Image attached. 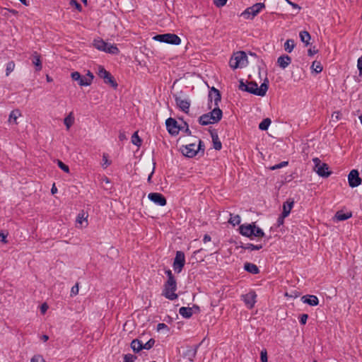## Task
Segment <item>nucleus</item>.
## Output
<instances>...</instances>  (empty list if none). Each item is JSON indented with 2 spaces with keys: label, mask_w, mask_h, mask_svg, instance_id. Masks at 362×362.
I'll return each instance as SVG.
<instances>
[{
  "label": "nucleus",
  "mask_w": 362,
  "mask_h": 362,
  "mask_svg": "<svg viewBox=\"0 0 362 362\" xmlns=\"http://www.w3.org/2000/svg\"><path fill=\"white\" fill-rule=\"evenodd\" d=\"M238 230L240 235L248 238L250 240H254L256 238H261L265 236L264 230L257 226L255 222L241 224L239 226Z\"/></svg>",
  "instance_id": "1"
},
{
  "label": "nucleus",
  "mask_w": 362,
  "mask_h": 362,
  "mask_svg": "<svg viewBox=\"0 0 362 362\" xmlns=\"http://www.w3.org/2000/svg\"><path fill=\"white\" fill-rule=\"evenodd\" d=\"M144 336V334H141L139 337V338L133 339L130 344L131 349L136 354L140 352L143 349L149 350L155 344L156 341L153 338H151L146 343H144L143 341L141 339Z\"/></svg>",
  "instance_id": "2"
},
{
  "label": "nucleus",
  "mask_w": 362,
  "mask_h": 362,
  "mask_svg": "<svg viewBox=\"0 0 362 362\" xmlns=\"http://www.w3.org/2000/svg\"><path fill=\"white\" fill-rule=\"evenodd\" d=\"M163 295L168 299L173 300L177 298L178 296L175 293L177 290V281L175 279H168L163 286Z\"/></svg>",
  "instance_id": "3"
},
{
  "label": "nucleus",
  "mask_w": 362,
  "mask_h": 362,
  "mask_svg": "<svg viewBox=\"0 0 362 362\" xmlns=\"http://www.w3.org/2000/svg\"><path fill=\"white\" fill-rule=\"evenodd\" d=\"M247 64V57L244 51H239L235 53L229 62L230 66L233 69L245 66Z\"/></svg>",
  "instance_id": "4"
},
{
  "label": "nucleus",
  "mask_w": 362,
  "mask_h": 362,
  "mask_svg": "<svg viewBox=\"0 0 362 362\" xmlns=\"http://www.w3.org/2000/svg\"><path fill=\"white\" fill-rule=\"evenodd\" d=\"M153 39L160 42L173 45H179L181 43L180 37L174 33L158 34L156 35Z\"/></svg>",
  "instance_id": "5"
},
{
  "label": "nucleus",
  "mask_w": 362,
  "mask_h": 362,
  "mask_svg": "<svg viewBox=\"0 0 362 362\" xmlns=\"http://www.w3.org/2000/svg\"><path fill=\"white\" fill-rule=\"evenodd\" d=\"M247 86H249V88L254 90L253 92L248 91L249 93L253 94L255 95L263 97L266 95L268 88H269V81L268 78H266L264 82L258 87L257 83L254 81H250L247 83Z\"/></svg>",
  "instance_id": "6"
},
{
  "label": "nucleus",
  "mask_w": 362,
  "mask_h": 362,
  "mask_svg": "<svg viewBox=\"0 0 362 362\" xmlns=\"http://www.w3.org/2000/svg\"><path fill=\"white\" fill-rule=\"evenodd\" d=\"M313 161L315 164V170L320 177L327 178L331 175L332 172L329 170L328 164L322 163L318 158H314Z\"/></svg>",
  "instance_id": "7"
},
{
  "label": "nucleus",
  "mask_w": 362,
  "mask_h": 362,
  "mask_svg": "<svg viewBox=\"0 0 362 362\" xmlns=\"http://www.w3.org/2000/svg\"><path fill=\"white\" fill-rule=\"evenodd\" d=\"M98 75L104 80V83L109 84L114 89H117L118 84L112 74L107 71L103 66H98Z\"/></svg>",
  "instance_id": "8"
},
{
  "label": "nucleus",
  "mask_w": 362,
  "mask_h": 362,
  "mask_svg": "<svg viewBox=\"0 0 362 362\" xmlns=\"http://www.w3.org/2000/svg\"><path fill=\"white\" fill-rule=\"evenodd\" d=\"M265 8L264 3H256L250 7L247 8L241 14L247 19H252L255 17L262 8Z\"/></svg>",
  "instance_id": "9"
},
{
  "label": "nucleus",
  "mask_w": 362,
  "mask_h": 362,
  "mask_svg": "<svg viewBox=\"0 0 362 362\" xmlns=\"http://www.w3.org/2000/svg\"><path fill=\"white\" fill-rule=\"evenodd\" d=\"M185 264V256L182 251H177L173 260V267L175 273L180 274Z\"/></svg>",
  "instance_id": "10"
},
{
  "label": "nucleus",
  "mask_w": 362,
  "mask_h": 362,
  "mask_svg": "<svg viewBox=\"0 0 362 362\" xmlns=\"http://www.w3.org/2000/svg\"><path fill=\"white\" fill-rule=\"evenodd\" d=\"M165 126L168 133L172 136H176L183 127L179 125L175 119L169 117L165 120Z\"/></svg>",
  "instance_id": "11"
},
{
  "label": "nucleus",
  "mask_w": 362,
  "mask_h": 362,
  "mask_svg": "<svg viewBox=\"0 0 362 362\" xmlns=\"http://www.w3.org/2000/svg\"><path fill=\"white\" fill-rule=\"evenodd\" d=\"M362 182V179L360 177L359 172L357 169L351 170L348 175L349 186L351 188H355L359 186Z\"/></svg>",
  "instance_id": "12"
},
{
  "label": "nucleus",
  "mask_w": 362,
  "mask_h": 362,
  "mask_svg": "<svg viewBox=\"0 0 362 362\" xmlns=\"http://www.w3.org/2000/svg\"><path fill=\"white\" fill-rule=\"evenodd\" d=\"M208 98H209V103H208L209 109L211 108V103H212L213 100H214L215 107H218V103H219V102H221V92L217 88H216L215 87L211 88L209 91Z\"/></svg>",
  "instance_id": "13"
},
{
  "label": "nucleus",
  "mask_w": 362,
  "mask_h": 362,
  "mask_svg": "<svg viewBox=\"0 0 362 362\" xmlns=\"http://www.w3.org/2000/svg\"><path fill=\"white\" fill-rule=\"evenodd\" d=\"M256 298L257 294L255 291H250L247 293L241 296V299L248 309H252L255 306Z\"/></svg>",
  "instance_id": "14"
},
{
  "label": "nucleus",
  "mask_w": 362,
  "mask_h": 362,
  "mask_svg": "<svg viewBox=\"0 0 362 362\" xmlns=\"http://www.w3.org/2000/svg\"><path fill=\"white\" fill-rule=\"evenodd\" d=\"M148 198L150 201L160 206H164L167 204L165 196L159 192H151L148 194Z\"/></svg>",
  "instance_id": "15"
},
{
  "label": "nucleus",
  "mask_w": 362,
  "mask_h": 362,
  "mask_svg": "<svg viewBox=\"0 0 362 362\" xmlns=\"http://www.w3.org/2000/svg\"><path fill=\"white\" fill-rule=\"evenodd\" d=\"M173 98L175 99L177 107L185 113H188L189 111L190 107V100L187 99H182L181 97L177 96V95H174Z\"/></svg>",
  "instance_id": "16"
},
{
  "label": "nucleus",
  "mask_w": 362,
  "mask_h": 362,
  "mask_svg": "<svg viewBox=\"0 0 362 362\" xmlns=\"http://www.w3.org/2000/svg\"><path fill=\"white\" fill-rule=\"evenodd\" d=\"M200 345L201 343L194 345V346H187V350L182 354V357L189 360L190 362H193L196 358L197 353Z\"/></svg>",
  "instance_id": "17"
},
{
  "label": "nucleus",
  "mask_w": 362,
  "mask_h": 362,
  "mask_svg": "<svg viewBox=\"0 0 362 362\" xmlns=\"http://www.w3.org/2000/svg\"><path fill=\"white\" fill-rule=\"evenodd\" d=\"M195 143H192L187 145H183L180 148V151L184 156L192 158L197 156V148H195Z\"/></svg>",
  "instance_id": "18"
},
{
  "label": "nucleus",
  "mask_w": 362,
  "mask_h": 362,
  "mask_svg": "<svg viewBox=\"0 0 362 362\" xmlns=\"http://www.w3.org/2000/svg\"><path fill=\"white\" fill-rule=\"evenodd\" d=\"M209 118L211 120V124L218 123L223 117V111L219 107H215L211 112H207Z\"/></svg>",
  "instance_id": "19"
},
{
  "label": "nucleus",
  "mask_w": 362,
  "mask_h": 362,
  "mask_svg": "<svg viewBox=\"0 0 362 362\" xmlns=\"http://www.w3.org/2000/svg\"><path fill=\"white\" fill-rule=\"evenodd\" d=\"M71 77L73 81H77L80 86H90V80L86 79V77L81 75L78 71H74L71 74Z\"/></svg>",
  "instance_id": "20"
},
{
  "label": "nucleus",
  "mask_w": 362,
  "mask_h": 362,
  "mask_svg": "<svg viewBox=\"0 0 362 362\" xmlns=\"http://www.w3.org/2000/svg\"><path fill=\"white\" fill-rule=\"evenodd\" d=\"M209 132L212 139L214 148L220 151L222 148V144L219 140L217 130L211 127Z\"/></svg>",
  "instance_id": "21"
},
{
  "label": "nucleus",
  "mask_w": 362,
  "mask_h": 362,
  "mask_svg": "<svg viewBox=\"0 0 362 362\" xmlns=\"http://www.w3.org/2000/svg\"><path fill=\"white\" fill-rule=\"evenodd\" d=\"M30 59L32 61V64L35 66V71H41L42 69V64L40 54L37 52H34L30 57Z\"/></svg>",
  "instance_id": "22"
},
{
  "label": "nucleus",
  "mask_w": 362,
  "mask_h": 362,
  "mask_svg": "<svg viewBox=\"0 0 362 362\" xmlns=\"http://www.w3.org/2000/svg\"><path fill=\"white\" fill-rule=\"evenodd\" d=\"M301 300L303 303L308 304L310 306H316L319 304L317 297L314 295H305L301 297Z\"/></svg>",
  "instance_id": "23"
},
{
  "label": "nucleus",
  "mask_w": 362,
  "mask_h": 362,
  "mask_svg": "<svg viewBox=\"0 0 362 362\" xmlns=\"http://www.w3.org/2000/svg\"><path fill=\"white\" fill-rule=\"evenodd\" d=\"M238 247L243 249V250H251V251L252 250H259L263 247V245L262 244L254 245L252 243L245 244L242 242H240L239 245L236 246V248H238Z\"/></svg>",
  "instance_id": "24"
},
{
  "label": "nucleus",
  "mask_w": 362,
  "mask_h": 362,
  "mask_svg": "<svg viewBox=\"0 0 362 362\" xmlns=\"http://www.w3.org/2000/svg\"><path fill=\"white\" fill-rule=\"evenodd\" d=\"M291 62V57L287 54L280 56L277 59L278 65L283 69H286Z\"/></svg>",
  "instance_id": "25"
},
{
  "label": "nucleus",
  "mask_w": 362,
  "mask_h": 362,
  "mask_svg": "<svg viewBox=\"0 0 362 362\" xmlns=\"http://www.w3.org/2000/svg\"><path fill=\"white\" fill-rule=\"evenodd\" d=\"M293 199L289 198L283 204V211L282 213L284 215L289 216L291 211L294 205Z\"/></svg>",
  "instance_id": "26"
},
{
  "label": "nucleus",
  "mask_w": 362,
  "mask_h": 362,
  "mask_svg": "<svg viewBox=\"0 0 362 362\" xmlns=\"http://www.w3.org/2000/svg\"><path fill=\"white\" fill-rule=\"evenodd\" d=\"M244 269L252 274H257L260 272L259 267L256 264L250 262H245L244 264Z\"/></svg>",
  "instance_id": "27"
},
{
  "label": "nucleus",
  "mask_w": 362,
  "mask_h": 362,
  "mask_svg": "<svg viewBox=\"0 0 362 362\" xmlns=\"http://www.w3.org/2000/svg\"><path fill=\"white\" fill-rule=\"evenodd\" d=\"M179 313L182 317L189 319L193 315L192 308L191 307H181L179 310Z\"/></svg>",
  "instance_id": "28"
},
{
  "label": "nucleus",
  "mask_w": 362,
  "mask_h": 362,
  "mask_svg": "<svg viewBox=\"0 0 362 362\" xmlns=\"http://www.w3.org/2000/svg\"><path fill=\"white\" fill-rule=\"evenodd\" d=\"M351 216V212L344 213L343 211H338L334 216V218L338 221H343L349 219Z\"/></svg>",
  "instance_id": "29"
},
{
  "label": "nucleus",
  "mask_w": 362,
  "mask_h": 362,
  "mask_svg": "<svg viewBox=\"0 0 362 362\" xmlns=\"http://www.w3.org/2000/svg\"><path fill=\"white\" fill-rule=\"evenodd\" d=\"M93 46L98 50L104 52L105 50L107 43L105 42L103 39L98 38L93 40Z\"/></svg>",
  "instance_id": "30"
},
{
  "label": "nucleus",
  "mask_w": 362,
  "mask_h": 362,
  "mask_svg": "<svg viewBox=\"0 0 362 362\" xmlns=\"http://www.w3.org/2000/svg\"><path fill=\"white\" fill-rule=\"evenodd\" d=\"M299 37L302 42L305 43V45L307 47L310 45V40L311 39V36L310 33L306 30L300 31L299 33Z\"/></svg>",
  "instance_id": "31"
},
{
  "label": "nucleus",
  "mask_w": 362,
  "mask_h": 362,
  "mask_svg": "<svg viewBox=\"0 0 362 362\" xmlns=\"http://www.w3.org/2000/svg\"><path fill=\"white\" fill-rule=\"evenodd\" d=\"M21 115V112L18 109L12 110L9 115L8 121L11 123L17 124V119Z\"/></svg>",
  "instance_id": "32"
},
{
  "label": "nucleus",
  "mask_w": 362,
  "mask_h": 362,
  "mask_svg": "<svg viewBox=\"0 0 362 362\" xmlns=\"http://www.w3.org/2000/svg\"><path fill=\"white\" fill-rule=\"evenodd\" d=\"M209 114L207 113L201 115L198 119L199 124L202 126L211 124V120L209 118Z\"/></svg>",
  "instance_id": "33"
},
{
  "label": "nucleus",
  "mask_w": 362,
  "mask_h": 362,
  "mask_svg": "<svg viewBox=\"0 0 362 362\" xmlns=\"http://www.w3.org/2000/svg\"><path fill=\"white\" fill-rule=\"evenodd\" d=\"M296 46L295 41L293 39H288L284 43V49L291 53Z\"/></svg>",
  "instance_id": "34"
},
{
  "label": "nucleus",
  "mask_w": 362,
  "mask_h": 362,
  "mask_svg": "<svg viewBox=\"0 0 362 362\" xmlns=\"http://www.w3.org/2000/svg\"><path fill=\"white\" fill-rule=\"evenodd\" d=\"M104 52L109 54H117L119 52V49L116 45L107 43V46H106Z\"/></svg>",
  "instance_id": "35"
},
{
  "label": "nucleus",
  "mask_w": 362,
  "mask_h": 362,
  "mask_svg": "<svg viewBox=\"0 0 362 362\" xmlns=\"http://www.w3.org/2000/svg\"><path fill=\"white\" fill-rule=\"evenodd\" d=\"M271 123L272 120L269 118H265L259 123V129L262 131H266L268 129Z\"/></svg>",
  "instance_id": "36"
},
{
  "label": "nucleus",
  "mask_w": 362,
  "mask_h": 362,
  "mask_svg": "<svg viewBox=\"0 0 362 362\" xmlns=\"http://www.w3.org/2000/svg\"><path fill=\"white\" fill-rule=\"evenodd\" d=\"M132 143L139 147L142 144V139L139 136L138 132H135L132 136Z\"/></svg>",
  "instance_id": "37"
},
{
  "label": "nucleus",
  "mask_w": 362,
  "mask_h": 362,
  "mask_svg": "<svg viewBox=\"0 0 362 362\" xmlns=\"http://www.w3.org/2000/svg\"><path fill=\"white\" fill-rule=\"evenodd\" d=\"M74 122V117L72 116V113L71 112L67 117H66L64 119V124L66 126L67 129L73 125Z\"/></svg>",
  "instance_id": "38"
},
{
  "label": "nucleus",
  "mask_w": 362,
  "mask_h": 362,
  "mask_svg": "<svg viewBox=\"0 0 362 362\" xmlns=\"http://www.w3.org/2000/svg\"><path fill=\"white\" fill-rule=\"evenodd\" d=\"M311 69L315 73L319 74L323 70V66H322L320 62L314 61L311 65Z\"/></svg>",
  "instance_id": "39"
},
{
  "label": "nucleus",
  "mask_w": 362,
  "mask_h": 362,
  "mask_svg": "<svg viewBox=\"0 0 362 362\" xmlns=\"http://www.w3.org/2000/svg\"><path fill=\"white\" fill-rule=\"evenodd\" d=\"M205 151V145L204 143L199 139L198 146L196 149L197 155H199L200 156H204Z\"/></svg>",
  "instance_id": "40"
},
{
  "label": "nucleus",
  "mask_w": 362,
  "mask_h": 362,
  "mask_svg": "<svg viewBox=\"0 0 362 362\" xmlns=\"http://www.w3.org/2000/svg\"><path fill=\"white\" fill-rule=\"evenodd\" d=\"M240 220H241V218L239 215L233 216L232 214H230V218L228 222L231 225L235 226L239 225L240 223Z\"/></svg>",
  "instance_id": "41"
},
{
  "label": "nucleus",
  "mask_w": 362,
  "mask_h": 362,
  "mask_svg": "<svg viewBox=\"0 0 362 362\" xmlns=\"http://www.w3.org/2000/svg\"><path fill=\"white\" fill-rule=\"evenodd\" d=\"M239 89L241 90L242 91H245V92H247L248 93V91H252L253 92L254 90H252V89H250L249 88V86H247V84L243 81V79H240L239 81Z\"/></svg>",
  "instance_id": "42"
},
{
  "label": "nucleus",
  "mask_w": 362,
  "mask_h": 362,
  "mask_svg": "<svg viewBox=\"0 0 362 362\" xmlns=\"http://www.w3.org/2000/svg\"><path fill=\"white\" fill-rule=\"evenodd\" d=\"M57 163L58 167L62 170H63L64 172H65L66 173H69V167L67 165H66L65 163H64L62 160L57 159Z\"/></svg>",
  "instance_id": "43"
},
{
  "label": "nucleus",
  "mask_w": 362,
  "mask_h": 362,
  "mask_svg": "<svg viewBox=\"0 0 362 362\" xmlns=\"http://www.w3.org/2000/svg\"><path fill=\"white\" fill-rule=\"evenodd\" d=\"M15 68V63L13 61L8 62L6 64V76H8Z\"/></svg>",
  "instance_id": "44"
},
{
  "label": "nucleus",
  "mask_w": 362,
  "mask_h": 362,
  "mask_svg": "<svg viewBox=\"0 0 362 362\" xmlns=\"http://www.w3.org/2000/svg\"><path fill=\"white\" fill-rule=\"evenodd\" d=\"M123 362H134L137 356L131 354H124Z\"/></svg>",
  "instance_id": "45"
},
{
  "label": "nucleus",
  "mask_w": 362,
  "mask_h": 362,
  "mask_svg": "<svg viewBox=\"0 0 362 362\" xmlns=\"http://www.w3.org/2000/svg\"><path fill=\"white\" fill-rule=\"evenodd\" d=\"M179 119H180V120H182L183 122V126H182L183 127V129L182 131H183L188 136H192V132L189 129V125H188L187 122L184 121L182 117H179Z\"/></svg>",
  "instance_id": "46"
},
{
  "label": "nucleus",
  "mask_w": 362,
  "mask_h": 362,
  "mask_svg": "<svg viewBox=\"0 0 362 362\" xmlns=\"http://www.w3.org/2000/svg\"><path fill=\"white\" fill-rule=\"evenodd\" d=\"M103 163L102 164V166L103 168H107L112 163L111 160H108V154H107V153H103Z\"/></svg>",
  "instance_id": "47"
},
{
  "label": "nucleus",
  "mask_w": 362,
  "mask_h": 362,
  "mask_svg": "<svg viewBox=\"0 0 362 362\" xmlns=\"http://www.w3.org/2000/svg\"><path fill=\"white\" fill-rule=\"evenodd\" d=\"M288 165V161H282V162H281L279 164H276V165H274L273 166H271L269 168V169L272 170H277V169H280V168H281L283 167L287 166Z\"/></svg>",
  "instance_id": "48"
},
{
  "label": "nucleus",
  "mask_w": 362,
  "mask_h": 362,
  "mask_svg": "<svg viewBox=\"0 0 362 362\" xmlns=\"http://www.w3.org/2000/svg\"><path fill=\"white\" fill-rule=\"evenodd\" d=\"M261 362H268L267 351L266 349H263L260 352Z\"/></svg>",
  "instance_id": "49"
},
{
  "label": "nucleus",
  "mask_w": 362,
  "mask_h": 362,
  "mask_svg": "<svg viewBox=\"0 0 362 362\" xmlns=\"http://www.w3.org/2000/svg\"><path fill=\"white\" fill-rule=\"evenodd\" d=\"M30 362H45V361L44 358L42 357V356H41L40 354H37V355H35L33 356Z\"/></svg>",
  "instance_id": "50"
},
{
  "label": "nucleus",
  "mask_w": 362,
  "mask_h": 362,
  "mask_svg": "<svg viewBox=\"0 0 362 362\" xmlns=\"http://www.w3.org/2000/svg\"><path fill=\"white\" fill-rule=\"evenodd\" d=\"M308 319V314H302L299 316V322L302 325H305L307 322V320Z\"/></svg>",
  "instance_id": "51"
},
{
  "label": "nucleus",
  "mask_w": 362,
  "mask_h": 362,
  "mask_svg": "<svg viewBox=\"0 0 362 362\" xmlns=\"http://www.w3.org/2000/svg\"><path fill=\"white\" fill-rule=\"evenodd\" d=\"M288 216H286V215H284L283 214H281V215L279 216L278 219H277V223H276V226L277 227H279L280 226L283 225L284 223V219L285 218H286Z\"/></svg>",
  "instance_id": "52"
},
{
  "label": "nucleus",
  "mask_w": 362,
  "mask_h": 362,
  "mask_svg": "<svg viewBox=\"0 0 362 362\" xmlns=\"http://www.w3.org/2000/svg\"><path fill=\"white\" fill-rule=\"evenodd\" d=\"M70 5L74 6L75 8L78 11H82V6L81 5L76 1V0H71L70 1Z\"/></svg>",
  "instance_id": "53"
},
{
  "label": "nucleus",
  "mask_w": 362,
  "mask_h": 362,
  "mask_svg": "<svg viewBox=\"0 0 362 362\" xmlns=\"http://www.w3.org/2000/svg\"><path fill=\"white\" fill-rule=\"evenodd\" d=\"M78 284L76 283L71 289V296H76L78 293Z\"/></svg>",
  "instance_id": "54"
},
{
  "label": "nucleus",
  "mask_w": 362,
  "mask_h": 362,
  "mask_svg": "<svg viewBox=\"0 0 362 362\" xmlns=\"http://www.w3.org/2000/svg\"><path fill=\"white\" fill-rule=\"evenodd\" d=\"M227 0H215L214 4L217 7H222L226 4Z\"/></svg>",
  "instance_id": "55"
},
{
  "label": "nucleus",
  "mask_w": 362,
  "mask_h": 362,
  "mask_svg": "<svg viewBox=\"0 0 362 362\" xmlns=\"http://www.w3.org/2000/svg\"><path fill=\"white\" fill-rule=\"evenodd\" d=\"M7 235L8 233H4V232H0V242L6 243H7Z\"/></svg>",
  "instance_id": "56"
},
{
  "label": "nucleus",
  "mask_w": 362,
  "mask_h": 362,
  "mask_svg": "<svg viewBox=\"0 0 362 362\" xmlns=\"http://www.w3.org/2000/svg\"><path fill=\"white\" fill-rule=\"evenodd\" d=\"M163 329H166L167 330H169L168 327L165 323H158L157 325V330L158 331H160Z\"/></svg>",
  "instance_id": "57"
},
{
  "label": "nucleus",
  "mask_w": 362,
  "mask_h": 362,
  "mask_svg": "<svg viewBox=\"0 0 362 362\" xmlns=\"http://www.w3.org/2000/svg\"><path fill=\"white\" fill-rule=\"evenodd\" d=\"M357 67L359 71L360 74H362V56L358 58L357 62Z\"/></svg>",
  "instance_id": "58"
},
{
  "label": "nucleus",
  "mask_w": 362,
  "mask_h": 362,
  "mask_svg": "<svg viewBox=\"0 0 362 362\" xmlns=\"http://www.w3.org/2000/svg\"><path fill=\"white\" fill-rule=\"evenodd\" d=\"M165 274H166L168 279H175L173 274L172 273V271L170 269H167L165 271Z\"/></svg>",
  "instance_id": "59"
},
{
  "label": "nucleus",
  "mask_w": 362,
  "mask_h": 362,
  "mask_svg": "<svg viewBox=\"0 0 362 362\" xmlns=\"http://www.w3.org/2000/svg\"><path fill=\"white\" fill-rule=\"evenodd\" d=\"M318 50L317 49H315V47H313V49L312 48H310L308 50V55L310 56V57H312L313 56L314 54H315L316 53H317Z\"/></svg>",
  "instance_id": "60"
},
{
  "label": "nucleus",
  "mask_w": 362,
  "mask_h": 362,
  "mask_svg": "<svg viewBox=\"0 0 362 362\" xmlns=\"http://www.w3.org/2000/svg\"><path fill=\"white\" fill-rule=\"evenodd\" d=\"M341 114L339 111H337V112H334L332 114V117L333 119L334 118L335 120H339L341 119Z\"/></svg>",
  "instance_id": "61"
},
{
  "label": "nucleus",
  "mask_w": 362,
  "mask_h": 362,
  "mask_svg": "<svg viewBox=\"0 0 362 362\" xmlns=\"http://www.w3.org/2000/svg\"><path fill=\"white\" fill-rule=\"evenodd\" d=\"M86 77V79L90 80V85L92 83L93 79L94 78L93 73L90 72V71H88Z\"/></svg>",
  "instance_id": "62"
},
{
  "label": "nucleus",
  "mask_w": 362,
  "mask_h": 362,
  "mask_svg": "<svg viewBox=\"0 0 362 362\" xmlns=\"http://www.w3.org/2000/svg\"><path fill=\"white\" fill-rule=\"evenodd\" d=\"M286 1L293 8H296L298 10H300V6L296 4V3H293L289 0H286Z\"/></svg>",
  "instance_id": "63"
},
{
  "label": "nucleus",
  "mask_w": 362,
  "mask_h": 362,
  "mask_svg": "<svg viewBox=\"0 0 362 362\" xmlns=\"http://www.w3.org/2000/svg\"><path fill=\"white\" fill-rule=\"evenodd\" d=\"M48 308V305L46 303H43L40 307V310L42 314H44Z\"/></svg>",
  "instance_id": "64"
}]
</instances>
